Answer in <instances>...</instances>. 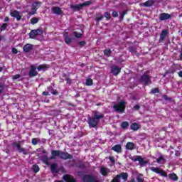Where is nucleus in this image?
<instances>
[{"instance_id":"nucleus-1","label":"nucleus","mask_w":182,"mask_h":182,"mask_svg":"<svg viewBox=\"0 0 182 182\" xmlns=\"http://www.w3.org/2000/svg\"><path fill=\"white\" fill-rule=\"evenodd\" d=\"M150 72H145L138 80V82L143 86H149L151 85V76L149 75Z\"/></svg>"},{"instance_id":"nucleus-2","label":"nucleus","mask_w":182,"mask_h":182,"mask_svg":"<svg viewBox=\"0 0 182 182\" xmlns=\"http://www.w3.org/2000/svg\"><path fill=\"white\" fill-rule=\"evenodd\" d=\"M127 102L121 101L119 103L114 105V109L116 112H119V113H123L124 112V109H126V105Z\"/></svg>"},{"instance_id":"nucleus-3","label":"nucleus","mask_w":182,"mask_h":182,"mask_svg":"<svg viewBox=\"0 0 182 182\" xmlns=\"http://www.w3.org/2000/svg\"><path fill=\"white\" fill-rule=\"evenodd\" d=\"M43 33V30L41 28H38L36 30H31V32L28 33L31 39H35L36 36H41Z\"/></svg>"},{"instance_id":"nucleus-4","label":"nucleus","mask_w":182,"mask_h":182,"mask_svg":"<svg viewBox=\"0 0 182 182\" xmlns=\"http://www.w3.org/2000/svg\"><path fill=\"white\" fill-rule=\"evenodd\" d=\"M50 170L51 173L57 174L59 171H63V173H65V168L63 166H61L60 168H58V164H52L50 165Z\"/></svg>"},{"instance_id":"nucleus-5","label":"nucleus","mask_w":182,"mask_h":182,"mask_svg":"<svg viewBox=\"0 0 182 182\" xmlns=\"http://www.w3.org/2000/svg\"><path fill=\"white\" fill-rule=\"evenodd\" d=\"M127 177H129L127 173H122L121 174L117 175L112 182H120V178H122V180L124 181H127Z\"/></svg>"},{"instance_id":"nucleus-6","label":"nucleus","mask_w":182,"mask_h":182,"mask_svg":"<svg viewBox=\"0 0 182 182\" xmlns=\"http://www.w3.org/2000/svg\"><path fill=\"white\" fill-rule=\"evenodd\" d=\"M87 123L89 124V127L95 128L99 124V120H97L95 117H88Z\"/></svg>"},{"instance_id":"nucleus-7","label":"nucleus","mask_w":182,"mask_h":182,"mask_svg":"<svg viewBox=\"0 0 182 182\" xmlns=\"http://www.w3.org/2000/svg\"><path fill=\"white\" fill-rule=\"evenodd\" d=\"M63 38L66 45H68V46H70V44L72 43V42H73L75 39L73 37H69L68 32L63 33Z\"/></svg>"},{"instance_id":"nucleus-8","label":"nucleus","mask_w":182,"mask_h":182,"mask_svg":"<svg viewBox=\"0 0 182 182\" xmlns=\"http://www.w3.org/2000/svg\"><path fill=\"white\" fill-rule=\"evenodd\" d=\"M168 35V31L162 30L159 36V43H164V40L166 39V38H167Z\"/></svg>"},{"instance_id":"nucleus-9","label":"nucleus","mask_w":182,"mask_h":182,"mask_svg":"<svg viewBox=\"0 0 182 182\" xmlns=\"http://www.w3.org/2000/svg\"><path fill=\"white\" fill-rule=\"evenodd\" d=\"M120 72H122V68L120 67L117 65H112L111 67V73H112L114 76H117Z\"/></svg>"},{"instance_id":"nucleus-10","label":"nucleus","mask_w":182,"mask_h":182,"mask_svg":"<svg viewBox=\"0 0 182 182\" xmlns=\"http://www.w3.org/2000/svg\"><path fill=\"white\" fill-rule=\"evenodd\" d=\"M13 146L14 147H16L19 153H23V154L25 155L28 154V151L26 149L21 147V144L18 143L14 142L13 143Z\"/></svg>"},{"instance_id":"nucleus-11","label":"nucleus","mask_w":182,"mask_h":182,"mask_svg":"<svg viewBox=\"0 0 182 182\" xmlns=\"http://www.w3.org/2000/svg\"><path fill=\"white\" fill-rule=\"evenodd\" d=\"M41 6L42 5V3L41 1H36L34 4H33L31 6V12L30 13V15H35L36 14V11H38V6Z\"/></svg>"},{"instance_id":"nucleus-12","label":"nucleus","mask_w":182,"mask_h":182,"mask_svg":"<svg viewBox=\"0 0 182 182\" xmlns=\"http://www.w3.org/2000/svg\"><path fill=\"white\" fill-rule=\"evenodd\" d=\"M11 16L12 18H16V21H21L22 19V16H21V13L17 10H14L10 13Z\"/></svg>"},{"instance_id":"nucleus-13","label":"nucleus","mask_w":182,"mask_h":182,"mask_svg":"<svg viewBox=\"0 0 182 182\" xmlns=\"http://www.w3.org/2000/svg\"><path fill=\"white\" fill-rule=\"evenodd\" d=\"M82 182H96V178L90 175H85L82 178Z\"/></svg>"},{"instance_id":"nucleus-14","label":"nucleus","mask_w":182,"mask_h":182,"mask_svg":"<svg viewBox=\"0 0 182 182\" xmlns=\"http://www.w3.org/2000/svg\"><path fill=\"white\" fill-rule=\"evenodd\" d=\"M28 76L29 77H35V76H38V73L36 72V67H35L34 65H31Z\"/></svg>"},{"instance_id":"nucleus-15","label":"nucleus","mask_w":182,"mask_h":182,"mask_svg":"<svg viewBox=\"0 0 182 182\" xmlns=\"http://www.w3.org/2000/svg\"><path fill=\"white\" fill-rule=\"evenodd\" d=\"M73 156L70 154L63 152L61 151V153L60 154V159H62L63 160H68L70 159H73Z\"/></svg>"},{"instance_id":"nucleus-16","label":"nucleus","mask_w":182,"mask_h":182,"mask_svg":"<svg viewBox=\"0 0 182 182\" xmlns=\"http://www.w3.org/2000/svg\"><path fill=\"white\" fill-rule=\"evenodd\" d=\"M171 19V15L167 13H161L159 14V20L161 21H167Z\"/></svg>"},{"instance_id":"nucleus-17","label":"nucleus","mask_w":182,"mask_h":182,"mask_svg":"<svg viewBox=\"0 0 182 182\" xmlns=\"http://www.w3.org/2000/svg\"><path fill=\"white\" fill-rule=\"evenodd\" d=\"M51 12L55 15H62V14H63V11H62V9L59 6L52 7Z\"/></svg>"},{"instance_id":"nucleus-18","label":"nucleus","mask_w":182,"mask_h":182,"mask_svg":"<svg viewBox=\"0 0 182 182\" xmlns=\"http://www.w3.org/2000/svg\"><path fill=\"white\" fill-rule=\"evenodd\" d=\"M92 115L94 119H96L97 120H100V119H103V117H105V114L97 112V111H93L92 112Z\"/></svg>"},{"instance_id":"nucleus-19","label":"nucleus","mask_w":182,"mask_h":182,"mask_svg":"<svg viewBox=\"0 0 182 182\" xmlns=\"http://www.w3.org/2000/svg\"><path fill=\"white\" fill-rule=\"evenodd\" d=\"M33 49V45L27 43L23 46V50L25 53H29Z\"/></svg>"},{"instance_id":"nucleus-20","label":"nucleus","mask_w":182,"mask_h":182,"mask_svg":"<svg viewBox=\"0 0 182 182\" xmlns=\"http://www.w3.org/2000/svg\"><path fill=\"white\" fill-rule=\"evenodd\" d=\"M178 69H180V68L178 67V65L177 64H173V65H171L168 70V73H171L172 75H174V73H176V72H177V70H178Z\"/></svg>"},{"instance_id":"nucleus-21","label":"nucleus","mask_w":182,"mask_h":182,"mask_svg":"<svg viewBox=\"0 0 182 182\" xmlns=\"http://www.w3.org/2000/svg\"><path fill=\"white\" fill-rule=\"evenodd\" d=\"M63 180L66 182H76L74 178L70 175H65L63 177Z\"/></svg>"},{"instance_id":"nucleus-22","label":"nucleus","mask_w":182,"mask_h":182,"mask_svg":"<svg viewBox=\"0 0 182 182\" xmlns=\"http://www.w3.org/2000/svg\"><path fill=\"white\" fill-rule=\"evenodd\" d=\"M100 173L102 176H107L110 173V169L105 168V167H101L100 168Z\"/></svg>"},{"instance_id":"nucleus-23","label":"nucleus","mask_w":182,"mask_h":182,"mask_svg":"<svg viewBox=\"0 0 182 182\" xmlns=\"http://www.w3.org/2000/svg\"><path fill=\"white\" fill-rule=\"evenodd\" d=\"M62 151H59V150H53L51 151V154H52V157L50 158L52 159H55V157H60V153Z\"/></svg>"},{"instance_id":"nucleus-24","label":"nucleus","mask_w":182,"mask_h":182,"mask_svg":"<svg viewBox=\"0 0 182 182\" xmlns=\"http://www.w3.org/2000/svg\"><path fill=\"white\" fill-rule=\"evenodd\" d=\"M41 160L43 161L44 164H46L47 166H49L50 164V160H52V159L48 158V156H43L41 157Z\"/></svg>"},{"instance_id":"nucleus-25","label":"nucleus","mask_w":182,"mask_h":182,"mask_svg":"<svg viewBox=\"0 0 182 182\" xmlns=\"http://www.w3.org/2000/svg\"><path fill=\"white\" fill-rule=\"evenodd\" d=\"M153 5H154V0H148L142 4V6H145L146 8H149V6H153Z\"/></svg>"},{"instance_id":"nucleus-26","label":"nucleus","mask_w":182,"mask_h":182,"mask_svg":"<svg viewBox=\"0 0 182 182\" xmlns=\"http://www.w3.org/2000/svg\"><path fill=\"white\" fill-rule=\"evenodd\" d=\"M46 69H49V65L41 64L37 67V70H38V72H42V70H46Z\"/></svg>"},{"instance_id":"nucleus-27","label":"nucleus","mask_w":182,"mask_h":182,"mask_svg":"<svg viewBox=\"0 0 182 182\" xmlns=\"http://www.w3.org/2000/svg\"><path fill=\"white\" fill-rule=\"evenodd\" d=\"M126 149L127 150H134V149H136V146L134 145V143L133 142H128L126 144Z\"/></svg>"},{"instance_id":"nucleus-28","label":"nucleus","mask_w":182,"mask_h":182,"mask_svg":"<svg viewBox=\"0 0 182 182\" xmlns=\"http://www.w3.org/2000/svg\"><path fill=\"white\" fill-rule=\"evenodd\" d=\"M112 150L116 153H122V146L120 144L115 145L112 148Z\"/></svg>"},{"instance_id":"nucleus-29","label":"nucleus","mask_w":182,"mask_h":182,"mask_svg":"<svg viewBox=\"0 0 182 182\" xmlns=\"http://www.w3.org/2000/svg\"><path fill=\"white\" fill-rule=\"evenodd\" d=\"M70 8L71 9H74V11H80V9H82L81 4L78 5H71Z\"/></svg>"},{"instance_id":"nucleus-30","label":"nucleus","mask_w":182,"mask_h":182,"mask_svg":"<svg viewBox=\"0 0 182 182\" xmlns=\"http://www.w3.org/2000/svg\"><path fill=\"white\" fill-rule=\"evenodd\" d=\"M130 127H131V130H134V132L137 131V129L139 128V124L137 123H132Z\"/></svg>"},{"instance_id":"nucleus-31","label":"nucleus","mask_w":182,"mask_h":182,"mask_svg":"<svg viewBox=\"0 0 182 182\" xmlns=\"http://www.w3.org/2000/svg\"><path fill=\"white\" fill-rule=\"evenodd\" d=\"M128 50L130 53H132V55H136V53H137V50H136V47L134 46L129 47Z\"/></svg>"},{"instance_id":"nucleus-32","label":"nucleus","mask_w":182,"mask_h":182,"mask_svg":"<svg viewBox=\"0 0 182 182\" xmlns=\"http://www.w3.org/2000/svg\"><path fill=\"white\" fill-rule=\"evenodd\" d=\"M151 171H153L154 173H156V174H159L160 173V168L159 167H151L149 168Z\"/></svg>"},{"instance_id":"nucleus-33","label":"nucleus","mask_w":182,"mask_h":182,"mask_svg":"<svg viewBox=\"0 0 182 182\" xmlns=\"http://www.w3.org/2000/svg\"><path fill=\"white\" fill-rule=\"evenodd\" d=\"M137 161H139L140 166H144V164H146V162L140 156H139Z\"/></svg>"},{"instance_id":"nucleus-34","label":"nucleus","mask_w":182,"mask_h":182,"mask_svg":"<svg viewBox=\"0 0 182 182\" xmlns=\"http://www.w3.org/2000/svg\"><path fill=\"white\" fill-rule=\"evenodd\" d=\"M127 12H128L127 10H124L121 13V16L119 17L120 22L123 21V19H124V15H127Z\"/></svg>"},{"instance_id":"nucleus-35","label":"nucleus","mask_w":182,"mask_h":182,"mask_svg":"<svg viewBox=\"0 0 182 182\" xmlns=\"http://www.w3.org/2000/svg\"><path fill=\"white\" fill-rule=\"evenodd\" d=\"M104 18H105L104 15L99 14L98 16L95 18V21L96 22H100V21H103Z\"/></svg>"},{"instance_id":"nucleus-36","label":"nucleus","mask_w":182,"mask_h":182,"mask_svg":"<svg viewBox=\"0 0 182 182\" xmlns=\"http://www.w3.org/2000/svg\"><path fill=\"white\" fill-rule=\"evenodd\" d=\"M169 178L171 180H173L174 181H177V180H178V178L177 177V175H176V173L169 174Z\"/></svg>"},{"instance_id":"nucleus-37","label":"nucleus","mask_w":182,"mask_h":182,"mask_svg":"<svg viewBox=\"0 0 182 182\" xmlns=\"http://www.w3.org/2000/svg\"><path fill=\"white\" fill-rule=\"evenodd\" d=\"M104 16L106 18V21H110L112 19V14L109 12H105Z\"/></svg>"},{"instance_id":"nucleus-38","label":"nucleus","mask_w":182,"mask_h":182,"mask_svg":"<svg viewBox=\"0 0 182 182\" xmlns=\"http://www.w3.org/2000/svg\"><path fill=\"white\" fill-rule=\"evenodd\" d=\"M6 28H8V23H4L0 26V31L1 32H4V31L6 30Z\"/></svg>"},{"instance_id":"nucleus-39","label":"nucleus","mask_w":182,"mask_h":182,"mask_svg":"<svg viewBox=\"0 0 182 182\" xmlns=\"http://www.w3.org/2000/svg\"><path fill=\"white\" fill-rule=\"evenodd\" d=\"M156 162L159 163V164H164V163H165V161L163 156H161L159 159H157Z\"/></svg>"},{"instance_id":"nucleus-40","label":"nucleus","mask_w":182,"mask_h":182,"mask_svg":"<svg viewBox=\"0 0 182 182\" xmlns=\"http://www.w3.org/2000/svg\"><path fill=\"white\" fill-rule=\"evenodd\" d=\"M38 22H39V18L36 17H33L31 19V23L32 25H35L36 23H38Z\"/></svg>"},{"instance_id":"nucleus-41","label":"nucleus","mask_w":182,"mask_h":182,"mask_svg":"<svg viewBox=\"0 0 182 182\" xmlns=\"http://www.w3.org/2000/svg\"><path fill=\"white\" fill-rule=\"evenodd\" d=\"M90 5H92V1H87L81 4V6L82 9H83V6H89Z\"/></svg>"},{"instance_id":"nucleus-42","label":"nucleus","mask_w":182,"mask_h":182,"mask_svg":"<svg viewBox=\"0 0 182 182\" xmlns=\"http://www.w3.org/2000/svg\"><path fill=\"white\" fill-rule=\"evenodd\" d=\"M85 85L87 86H92V85H93V80L88 78L87 79L86 82H85Z\"/></svg>"},{"instance_id":"nucleus-43","label":"nucleus","mask_w":182,"mask_h":182,"mask_svg":"<svg viewBox=\"0 0 182 182\" xmlns=\"http://www.w3.org/2000/svg\"><path fill=\"white\" fill-rule=\"evenodd\" d=\"M104 54L105 55V56H110V55H112V50L110 49H105L104 50Z\"/></svg>"},{"instance_id":"nucleus-44","label":"nucleus","mask_w":182,"mask_h":182,"mask_svg":"<svg viewBox=\"0 0 182 182\" xmlns=\"http://www.w3.org/2000/svg\"><path fill=\"white\" fill-rule=\"evenodd\" d=\"M122 129H127L129 127V122H124L121 124Z\"/></svg>"},{"instance_id":"nucleus-45","label":"nucleus","mask_w":182,"mask_h":182,"mask_svg":"<svg viewBox=\"0 0 182 182\" xmlns=\"http://www.w3.org/2000/svg\"><path fill=\"white\" fill-rule=\"evenodd\" d=\"M32 170L34 173H38L39 171V166L38 165H33Z\"/></svg>"},{"instance_id":"nucleus-46","label":"nucleus","mask_w":182,"mask_h":182,"mask_svg":"<svg viewBox=\"0 0 182 182\" xmlns=\"http://www.w3.org/2000/svg\"><path fill=\"white\" fill-rule=\"evenodd\" d=\"M136 180L138 182H146L144 181V179L143 178V175L140 174L137 176Z\"/></svg>"},{"instance_id":"nucleus-47","label":"nucleus","mask_w":182,"mask_h":182,"mask_svg":"<svg viewBox=\"0 0 182 182\" xmlns=\"http://www.w3.org/2000/svg\"><path fill=\"white\" fill-rule=\"evenodd\" d=\"M129 159L132 161H137L139 160V156H129Z\"/></svg>"},{"instance_id":"nucleus-48","label":"nucleus","mask_w":182,"mask_h":182,"mask_svg":"<svg viewBox=\"0 0 182 182\" xmlns=\"http://www.w3.org/2000/svg\"><path fill=\"white\" fill-rule=\"evenodd\" d=\"M38 141H39V140H38L37 138H33L31 140V143L33 144V146H36V144H38Z\"/></svg>"},{"instance_id":"nucleus-49","label":"nucleus","mask_w":182,"mask_h":182,"mask_svg":"<svg viewBox=\"0 0 182 182\" xmlns=\"http://www.w3.org/2000/svg\"><path fill=\"white\" fill-rule=\"evenodd\" d=\"M73 35L75 38H82V33H77V31H74Z\"/></svg>"},{"instance_id":"nucleus-50","label":"nucleus","mask_w":182,"mask_h":182,"mask_svg":"<svg viewBox=\"0 0 182 182\" xmlns=\"http://www.w3.org/2000/svg\"><path fill=\"white\" fill-rule=\"evenodd\" d=\"M159 174H160V176L162 177H167L166 172H164V171H161V169L159 171Z\"/></svg>"},{"instance_id":"nucleus-51","label":"nucleus","mask_w":182,"mask_h":182,"mask_svg":"<svg viewBox=\"0 0 182 182\" xmlns=\"http://www.w3.org/2000/svg\"><path fill=\"white\" fill-rule=\"evenodd\" d=\"M112 16H113L114 18H117V16H119V13H117V11H114L112 12Z\"/></svg>"},{"instance_id":"nucleus-52","label":"nucleus","mask_w":182,"mask_h":182,"mask_svg":"<svg viewBox=\"0 0 182 182\" xmlns=\"http://www.w3.org/2000/svg\"><path fill=\"white\" fill-rule=\"evenodd\" d=\"M132 100H139L140 99L138 95H132L131 97Z\"/></svg>"},{"instance_id":"nucleus-53","label":"nucleus","mask_w":182,"mask_h":182,"mask_svg":"<svg viewBox=\"0 0 182 182\" xmlns=\"http://www.w3.org/2000/svg\"><path fill=\"white\" fill-rule=\"evenodd\" d=\"M21 77V75L16 74V75L13 76L12 79L13 80H16V79H19Z\"/></svg>"},{"instance_id":"nucleus-54","label":"nucleus","mask_w":182,"mask_h":182,"mask_svg":"<svg viewBox=\"0 0 182 182\" xmlns=\"http://www.w3.org/2000/svg\"><path fill=\"white\" fill-rule=\"evenodd\" d=\"M12 53H14V55L18 54V49H16V48H13L11 50Z\"/></svg>"},{"instance_id":"nucleus-55","label":"nucleus","mask_w":182,"mask_h":182,"mask_svg":"<svg viewBox=\"0 0 182 182\" xmlns=\"http://www.w3.org/2000/svg\"><path fill=\"white\" fill-rule=\"evenodd\" d=\"M65 81L67 82V85H72V80H70V78H66Z\"/></svg>"},{"instance_id":"nucleus-56","label":"nucleus","mask_w":182,"mask_h":182,"mask_svg":"<svg viewBox=\"0 0 182 182\" xmlns=\"http://www.w3.org/2000/svg\"><path fill=\"white\" fill-rule=\"evenodd\" d=\"M4 89H5V86L0 82V92H4Z\"/></svg>"},{"instance_id":"nucleus-57","label":"nucleus","mask_w":182,"mask_h":182,"mask_svg":"<svg viewBox=\"0 0 182 182\" xmlns=\"http://www.w3.org/2000/svg\"><path fill=\"white\" fill-rule=\"evenodd\" d=\"M109 160H110V161L112 163V164H114V163H115L114 157H113V156H109Z\"/></svg>"},{"instance_id":"nucleus-58","label":"nucleus","mask_w":182,"mask_h":182,"mask_svg":"<svg viewBox=\"0 0 182 182\" xmlns=\"http://www.w3.org/2000/svg\"><path fill=\"white\" fill-rule=\"evenodd\" d=\"M78 45H80V46H85V45H86L85 41H80L78 42Z\"/></svg>"},{"instance_id":"nucleus-59","label":"nucleus","mask_w":182,"mask_h":182,"mask_svg":"<svg viewBox=\"0 0 182 182\" xmlns=\"http://www.w3.org/2000/svg\"><path fill=\"white\" fill-rule=\"evenodd\" d=\"M151 92H160V90L159 87H156L151 90Z\"/></svg>"},{"instance_id":"nucleus-60","label":"nucleus","mask_w":182,"mask_h":182,"mask_svg":"<svg viewBox=\"0 0 182 182\" xmlns=\"http://www.w3.org/2000/svg\"><path fill=\"white\" fill-rule=\"evenodd\" d=\"M134 110H139V109H140V105H135L134 107Z\"/></svg>"},{"instance_id":"nucleus-61","label":"nucleus","mask_w":182,"mask_h":182,"mask_svg":"<svg viewBox=\"0 0 182 182\" xmlns=\"http://www.w3.org/2000/svg\"><path fill=\"white\" fill-rule=\"evenodd\" d=\"M179 77H182V70L178 73Z\"/></svg>"},{"instance_id":"nucleus-62","label":"nucleus","mask_w":182,"mask_h":182,"mask_svg":"<svg viewBox=\"0 0 182 182\" xmlns=\"http://www.w3.org/2000/svg\"><path fill=\"white\" fill-rule=\"evenodd\" d=\"M43 95L44 96H48V95H49V92H43Z\"/></svg>"},{"instance_id":"nucleus-63","label":"nucleus","mask_w":182,"mask_h":182,"mask_svg":"<svg viewBox=\"0 0 182 182\" xmlns=\"http://www.w3.org/2000/svg\"><path fill=\"white\" fill-rule=\"evenodd\" d=\"M8 21H9V17H5L4 22H8Z\"/></svg>"},{"instance_id":"nucleus-64","label":"nucleus","mask_w":182,"mask_h":182,"mask_svg":"<svg viewBox=\"0 0 182 182\" xmlns=\"http://www.w3.org/2000/svg\"><path fill=\"white\" fill-rule=\"evenodd\" d=\"M180 56H181V58H180V60H182V53H181Z\"/></svg>"}]
</instances>
